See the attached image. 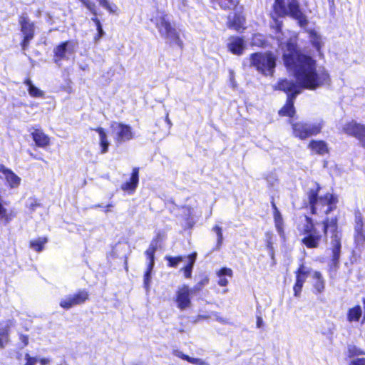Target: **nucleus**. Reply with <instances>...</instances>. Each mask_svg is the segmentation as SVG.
<instances>
[{
	"instance_id": "obj_9",
	"label": "nucleus",
	"mask_w": 365,
	"mask_h": 365,
	"mask_svg": "<svg viewBox=\"0 0 365 365\" xmlns=\"http://www.w3.org/2000/svg\"><path fill=\"white\" fill-rule=\"evenodd\" d=\"M19 24L23 35L20 46L25 51L29 48L31 41L35 36V23L31 21L26 14H21L19 16Z\"/></svg>"
},
{
	"instance_id": "obj_55",
	"label": "nucleus",
	"mask_w": 365,
	"mask_h": 365,
	"mask_svg": "<svg viewBox=\"0 0 365 365\" xmlns=\"http://www.w3.org/2000/svg\"><path fill=\"white\" fill-rule=\"evenodd\" d=\"M40 363L42 364V365H45V364H47L49 363V360L48 359H46V358H42L39 360Z\"/></svg>"
},
{
	"instance_id": "obj_48",
	"label": "nucleus",
	"mask_w": 365,
	"mask_h": 365,
	"mask_svg": "<svg viewBox=\"0 0 365 365\" xmlns=\"http://www.w3.org/2000/svg\"><path fill=\"white\" fill-rule=\"evenodd\" d=\"M190 364L196 365H205L206 363L201 359L192 357L190 359Z\"/></svg>"
},
{
	"instance_id": "obj_59",
	"label": "nucleus",
	"mask_w": 365,
	"mask_h": 365,
	"mask_svg": "<svg viewBox=\"0 0 365 365\" xmlns=\"http://www.w3.org/2000/svg\"><path fill=\"white\" fill-rule=\"evenodd\" d=\"M73 297H81V296H80V294H75V295H74Z\"/></svg>"
},
{
	"instance_id": "obj_25",
	"label": "nucleus",
	"mask_w": 365,
	"mask_h": 365,
	"mask_svg": "<svg viewBox=\"0 0 365 365\" xmlns=\"http://www.w3.org/2000/svg\"><path fill=\"white\" fill-rule=\"evenodd\" d=\"M69 43V41H63L53 48V60L55 63L59 64V63L66 58L67 48Z\"/></svg>"
},
{
	"instance_id": "obj_11",
	"label": "nucleus",
	"mask_w": 365,
	"mask_h": 365,
	"mask_svg": "<svg viewBox=\"0 0 365 365\" xmlns=\"http://www.w3.org/2000/svg\"><path fill=\"white\" fill-rule=\"evenodd\" d=\"M111 128H117L114 135V141L117 145L129 141L134 138V133L132 128L127 124L118 122H113L110 125Z\"/></svg>"
},
{
	"instance_id": "obj_26",
	"label": "nucleus",
	"mask_w": 365,
	"mask_h": 365,
	"mask_svg": "<svg viewBox=\"0 0 365 365\" xmlns=\"http://www.w3.org/2000/svg\"><path fill=\"white\" fill-rule=\"evenodd\" d=\"M197 254L196 252H192L187 256V263L181 268L180 271L182 272L183 276L186 279L192 277V272L194 264L196 262Z\"/></svg>"
},
{
	"instance_id": "obj_37",
	"label": "nucleus",
	"mask_w": 365,
	"mask_h": 365,
	"mask_svg": "<svg viewBox=\"0 0 365 365\" xmlns=\"http://www.w3.org/2000/svg\"><path fill=\"white\" fill-rule=\"evenodd\" d=\"M80 1L92 15H96L97 9L96 4L91 0H78Z\"/></svg>"
},
{
	"instance_id": "obj_27",
	"label": "nucleus",
	"mask_w": 365,
	"mask_h": 365,
	"mask_svg": "<svg viewBox=\"0 0 365 365\" xmlns=\"http://www.w3.org/2000/svg\"><path fill=\"white\" fill-rule=\"evenodd\" d=\"M24 84L27 86L29 94L33 98H42L44 96L43 91L38 89L34 85L30 78H26L24 80Z\"/></svg>"
},
{
	"instance_id": "obj_17",
	"label": "nucleus",
	"mask_w": 365,
	"mask_h": 365,
	"mask_svg": "<svg viewBox=\"0 0 365 365\" xmlns=\"http://www.w3.org/2000/svg\"><path fill=\"white\" fill-rule=\"evenodd\" d=\"M139 172L140 168L138 167H135L132 169L130 179L120 185L123 191L128 192V193H133L135 192L139 183Z\"/></svg>"
},
{
	"instance_id": "obj_23",
	"label": "nucleus",
	"mask_w": 365,
	"mask_h": 365,
	"mask_svg": "<svg viewBox=\"0 0 365 365\" xmlns=\"http://www.w3.org/2000/svg\"><path fill=\"white\" fill-rule=\"evenodd\" d=\"M91 130H94L99 135V146L101 153L104 154L108 152L110 143L108 139V135L106 130L102 127H97L95 128H91Z\"/></svg>"
},
{
	"instance_id": "obj_32",
	"label": "nucleus",
	"mask_w": 365,
	"mask_h": 365,
	"mask_svg": "<svg viewBox=\"0 0 365 365\" xmlns=\"http://www.w3.org/2000/svg\"><path fill=\"white\" fill-rule=\"evenodd\" d=\"M87 298H69L66 300H62L60 305L65 309H68L73 306L83 303Z\"/></svg>"
},
{
	"instance_id": "obj_57",
	"label": "nucleus",
	"mask_w": 365,
	"mask_h": 365,
	"mask_svg": "<svg viewBox=\"0 0 365 365\" xmlns=\"http://www.w3.org/2000/svg\"><path fill=\"white\" fill-rule=\"evenodd\" d=\"M4 167H5L4 165L0 164V172H1V170L4 169Z\"/></svg>"
},
{
	"instance_id": "obj_58",
	"label": "nucleus",
	"mask_w": 365,
	"mask_h": 365,
	"mask_svg": "<svg viewBox=\"0 0 365 365\" xmlns=\"http://www.w3.org/2000/svg\"><path fill=\"white\" fill-rule=\"evenodd\" d=\"M329 3L331 4H334V0H328Z\"/></svg>"
},
{
	"instance_id": "obj_22",
	"label": "nucleus",
	"mask_w": 365,
	"mask_h": 365,
	"mask_svg": "<svg viewBox=\"0 0 365 365\" xmlns=\"http://www.w3.org/2000/svg\"><path fill=\"white\" fill-rule=\"evenodd\" d=\"M10 188H16L21 183V178L11 169L6 166L1 170Z\"/></svg>"
},
{
	"instance_id": "obj_46",
	"label": "nucleus",
	"mask_w": 365,
	"mask_h": 365,
	"mask_svg": "<svg viewBox=\"0 0 365 365\" xmlns=\"http://www.w3.org/2000/svg\"><path fill=\"white\" fill-rule=\"evenodd\" d=\"M19 338L20 341L23 344V347L28 346L29 342V336L27 334H19Z\"/></svg>"
},
{
	"instance_id": "obj_28",
	"label": "nucleus",
	"mask_w": 365,
	"mask_h": 365,
	"mask_svg": "<svg viewBox=\"0 0 365 365\" xmlns=\"http://www.w3.org/2000/svg\"><path fill=\"white\" fill-rule=\"evenodd\" d=\"M48 240L46 237H38L29 241V247L36 252H41L44 250L45 245Z\"/></svg>"
},
{
	"instance_id": "obj_50",
	"label": "nucleus",
	"mask_w": 365,
	"mask_h": 365,
	"mask_svg": "<svg viewBox=\"0 0 365 365\" xmlns=\"http://www.w3.org/2000/svg\"><path fill=\"white\" fill-rule=\"evenodd\" d=\"M178 356L180 359H182L183 360H185V361H187L189 363L190 362V359L192 358L191 356H188V355H187L185 354H183V353H180V354H178Z\"/></svg>"
},
{
	"instance_id": "obj_20",
	"label": "nucleus",
	"mask_w": 365,
	"mask_h": 365,
	"mask_svg": "<svg viewBox=\"0 0 365 365\" xmlns=\"http://www.w3.org/2000/svg\"><path fill=\"white\" fill-rule=\"evenodd\" d=\"M312 289L315 294H322L325 289V280L319 271H314L312 274Z\"/></svg>"
},
{
	"instance_id": "obj_15",
	"label": "nucleus",
	"mask_w": 365,
	"mask_h": 365,
	"mask_svg": "<svg viewBox=\"0 0 365 365\" xmlns=\"http://www.w3.org/2000/svg\"><path fill=\"white\" fill-rule=\"evenodd\" d=\"M228 51L233 55L241 56L245 49V42L242 36H231L227 45Z\"/></svg>"
},
{
	"instance_id": "obj_18",
	"label": "nucleus",
	"mask_w": 365,
	"mask_h": 365,
	"mask_svg": "<svg viewBox=\"0 0 365 365\" xmlns=\"http://www.w3.org/2000/svg\"><path fill=\"white\" fill-rule=\"evenodd\" d=\"M32 130L30 135L37 147L45 148L50 145L51 138L48 135L44 133L43 130L34 128Z\"/></svg>"
},
{
	"instance_id": "obj_21",
	"label": "nucleus",
	"mask_w": 365,
	"mask_h": 365,
	"mask_svg": "<svg viewBox=\"0 0 365 365\" xmlns=\"http://www.w3.org/2000/svg\"><path fill=\"white\" fill-rule=\"evenodd\" d=\"M13 325V321L8 320L4 327H0V349H5L10 342V332Z\"/></svg>"
},
{
	"instance_id": "obj_8",
	"label": "nucleus",
	"mask_w": 365,
	"mask_h": 365,
	"mask_svg": "<svg viewBox=\"0 0 365 365\" xmlns=\"http://www.w3.org/2000/svg\"><path fill=\"white\" fill-rule=\"evenodd\" d=\"M292 133L294 137L305 140L316 136L322 132V123L309 124L304 122H296L292 124Z\"/></svg>"
},
{
	"instance_id": "obj_30",
	"label": "nucleus",
	"mask_w": 365,
	"mask_h": 365,
	"mask_svg": "<svg viewBox=\"0 0 365 365\" xmlns=\"http://www.w3.org/2000/svg\"><path fill=\"white\" fill-rule=\"evenodd\" d=\"M93 16L91 21L94 23L97 30V34L94 36L93 40L95 42H97L105 35V32L103 29L101 21L98 18V12L96 11V14Z\"/></svg>"
},
{
	"instance_id": "obj_33",
	"label": "nucleus",
	"mask_w": 365,
	"mask_h": 365,
	"mask_svg": "<svg viewBox=\"0 0 365 365\" xmlns=\"http://www.w3.org/2000/svg\"><path fill=\"white\" fill-rule=\"evenodd\" d=\"M158 240H153L148 248L145 251V255L150 261H155V253L158 249Z\"/></svg>"
},
{
	"instance_id": "obj_45",
	"label": "nucleus",
	"mask_w": 365,
	"mask_h": 365,
	"mask_svg": "<svg viewBox=\"0 0 365 365\" xmlns=\"http://www.w3.org/2000/svg\"><path fill=\"white\" fill-rule=\"evenodd\" d=\"M25 359L26 361L24 365H36L38 361L36 357L31 356L28 353L25 354Z\"/></svg>"
},
{
	"instance_id": "obj_47",
	"label": "nucleus",
	"mask_w": 365,
	"mask_h": 365,
	"mask_svg": "<svg viewBox=\"0 0 365 365\" xmlns=\"http://www.w3.org/2000/svg\"><path fill=\"white\" fill-rule=\"evenodd\" d=\"M349 365H365V357L353 359L350 361Z\"/></svg>"
},
{
	"instance_id": "obj_52",
	"label": "nucleus",
	"mask_w": 365,
	"mask_h": 365,
	"mask_svg": "<svg viewBox=\"0 0 365 365\" xmlns=\"http://www.w3.org/2000/svg\"><path fill=\"white\" fill-rule=\"evenodd\" d=\"M154 265H155V261H150V262L149 261L145 271H149V272L151 273V272L154 267Z\"/></svg>"
},
{
	"instance_id": "obj_2",
	"label": "nucleus",
	"mask_w": 365,
	"mask_h": 365,
	"mask_svg": "<svg viewBox=\"0 0 365 365\" xmlns=\"http://www.w3.org/2000/svg\"><path fill=\"white\" fill-rule=\"evenodd\" d=\"M292 71L297 81L287 78H279L274 86L287 95V98L296 99L302 89L314 91L319 88L330 86L331 78L325 68L317 69L287 68Z\"/></svg>"
},
{
	"instance_id": "obj_13",
	"label": "nucleus",
	"mask_w": 365,
	"mask_h": 365,
	"mask_svg": "<svg viewBox=\"0 0 365 365\" xmlns=\"http://www.w3.org/2000/svg\"><path fill=\"white\" fill-rule=\"evenodd\" d=\"M245 23L246 16L243 11L240 10L235 11L232 14L228 15L226 25L228 29L240 32L245 29Z\"/></svg>"
},
{
	"instance_id": "obj_12",
	"label": "nucleus",
	"mask_w": 365,
	"mask_h": 365,
	"mask_svg": "<svg viewBox=\"0 0 365 365\" xmlns=\"http://www.w3.org/2000/svg\"><path fill=\"white\" fill-rule=\"evenodd\" d=\"M295 282L293 285V292L294 297H299L302 292V289L307 279L310 274V271L305 266L304 263L302 262L299 264L297 269L294 271Z\"/></svg>"
},
{
	"instance_id": "obj_14",
	"label": "nucleus",
	"mask_w": 365,
	"mask_h": 365,
	"mask_svg": "<svg viewBox=\"0 0 365 365\" xmlns=\"http://www.w3.org/2000/svg\"><path fill=\"white\" fill-rule=\"evenodd\" d=\"M354 240L356 245L365 247L364 217L360 212L355 213Z\"/></svg>"
},
{
	"instance_id": "obj_42",
	"label": "nucleus",
	"mask_w": 365,
	"mask_h": 365,
	"mask_svg": "<svg viewBox=\"0 0 365 365\" xmlns=\"http://www.w3.org/2000/svg\"><path fill=\"white\" fill-rule=\"evenodd\" d=\"M190 294V289L189 287L183 284L178 289L176 297H189Z\"/></svg>"
},
{
	"instance_id": "obj_24",
	"label": "nucleus",
	"mask_w": 365,
	"mask_h": 365,
	"mask_svg": "<svg viewBox=\"0 0 365 365\" xmlns=\"http://www.w3.org/2000/svg\"><path fill=\"white\" fill-rule=\"evenodd\" d=\"M294 101L295 99L286 98L284 106L278 111V115L281 117L293 118L296 114Z\"/></svg>"
},
{
	"instance_id": "obj_39",
	"label": "nucleus",
	"mask_w": 365,
	"mask_h": 365,
	"mask_svg": "<svg viewBox=\"0 0 365 365\" xmlns=\"http://www.w3.org/2000/svg\"><path fill=\"white\" fill-rule=\"evenodd\" d=\"M347 351L348 357L349 358L362 355L364 354L363 351L361 349L356 347L354 345H349L347 348Z\"/></svg>"
},
{
	"instance_id": "obj_41",
	"label": "nucleus",
	"mask_w": 365,
	"mask_h": 365,
	"mask_svg": "<svg viewBox=\"0 0 365 365\" xmlns=\"http://www.w3.org/2000/svg\"><path fill=\"white\" fill-rule=\"evenodd\" d=\"M190 298H176L178 307L184 309L190 305Z\"/></svg>"
},
{
	"instance_id": "obj_61",
	"label": "nucleus",
	"mask_w": 365,
	"mask_h": 365,
	"mask_svg": "<svg viewBox=\"0 0 365 365\" xmlns=\"http://www.w3.org/2000/svg\"><path fill=\"white\" fill-rule=\"evenodd\" d=\"M227 1H230V2H232L233 0H227Z\"/></svg>"
},
{
	"instance_id": "obj_38",
	"label": "nucleus",
	"mask_w": 365,
	"mask_h": 365,
	"mask_svg": "<svg viewBox=\"0 0 365 365\" xmlns=\"http://www.w3.org/2000/svg\"><path fill=\"white\" fill-rule=\"evenodd\" d=\"M264 235L266 247L271 252L272 254H273V233L270 231H267L265 232Z\"/></svg>"
},
{
	"instance_id": "obj_35",
	"label": "nucleus",
	"mask_w": 365,
	"mask_h": 365,
	"mask_svg": "<svg viewBox=\"0 0 365 365\" xmlns=\"http://www.w3.org/2000/svg\"><path fill=\"white\" fill-rule=\"evenodd\" d=\"M100 6L106 9L110 14H115L118 10V6L115 4L110 3L108 0H96Z\"/></svg>"
},
{
	"instance_id": "obj_5",
	"label": "nucleus",
	"mask_w": 365,
	"mask_h": 365,
	"mask_svg": "<svg viewBox=\"0 0 365 365\" xmlns=\"http://www.w3.org/2000/svg\"><path fill=\"white\" fill-rule=\"evenodd\" d=\"M286 47L289 52L282 56L286 68L317 69V61L298 49L296 43L288 41Z\"/></svg>"
},
{
	"instance_id": "obj_44",
	"label": "nucleus",
	"mask_w": 365,
	"mask_h": 365,
	"mask_svg": "<svg viewBox=\"0 0 365 365\" xmlns=\"http://www.w3.org/2000/svg\"><path fill=\"white\" fill-rule=\"evenodd\" d=\"M151 281V273L149 271H145L143 274V284L145 288L148 290L150 287V284Z\"/></svg>"
},
{
	"instance_id": "obj_29",
	"label": "nucleus",
	"mask_w": 365,
	"mask_h": 365,
	"mask_svg": "<svg viewBox=\"0 0 365 365\" xmlns=\"http://www.w3.org/2000/svg\"><path fill=\"white\" fill-rule=\"evenodd\" d=\"M362 314V310L359 305L350 308L347 312V320L349 322H359Z\"/></svg>"
},
{
	"instance_id": "obj_31",
	"label": "nucleus",
	"mask_w": 365,
	"mask_h": 365,
	"mask_svg": "<svg viewBox=\"0 0 365 365\" xmlns=\"http://www.w3.org/2000/svg\"><path fill=\"white\" fill-rule=\"evenodd\" d=\"M309 34L312 46L316 48V50L318 52H320L323 43L321 41L319 35H318V34L314 30L312 29L309 31Z\"/></svg>"
},
{
	"instance_id": "obj_34",
	"label": "nucleus",
	"mask_w": 365,
	"mask_h": 365,
	"mask_svg": "<svg viewBox=\"0 0 365 365\" xmlns=\"http://www.w3.org/2000/svg\"><path fill=\"white\" fill-rule=\"evenodd\" d=\"M165 259L167 262V266L169 267H177L180 262L184 259V257L181 255L178 256H170L167 255L165 257Z\"/></svg>"
},
{
	"instance_id": "obj_36",
	"label": "nucleus",
	"mask_w": 365,
	"mask_h": 365,
	"mask_svg": "<svg viewBox=\"0 0 365 365\" xmlns=\"http://www.w3.org/2000/svg\"><path fill=\"white\" fill-rule=\"evenodd\" d=\"M252 40L254 45L260 48H265L268 45L267 41L260 34H255L252 37Z\"/></svg>"
},
{
	"instance_id": "obj_19",
	"label": "nucleus",
	"mask_w": 365,
	"mask_h": 365,
	"mask_svg": "<svg viewBox=\"0 0 365 365\" xmlns=\"http://www.w3.org/2000/svg\"><path fill=\"white\" fill-rule=\"evenodd\" d=\"M271 205L273 210V218L276 230L281 237H284V229L283 217L274 200H272Z\"/></svg>"
},
{
	"instance_id": "obj_54",
	"label": "nucleus",
	"mask_w": 365,
	"mask_h": 365,
	"mask_svg": "<svg viewBox=\"0 0 365 365\" xmlns=\"http://www.w3.org/2000/svg\"><path fill=\"white\" fill-rule=\"evenodd\" d=\"M209 282V279L207 277L204 278L202 279L198 284H200V287H196V289H200V287L204 286L205 284H207Z\"/></svg>"
},
{
	"instance_id": "obj_43",
	"label": "nucleus",
	"mask_w": 365,
	"mask_h": 365,
	"mask_svg": "<svg viewBox=\"0 0 365 365\" xmlns=\"http://www.w3.org/2000/svg\"><path fill=\"white\" fill-rule=\"evenodd\" d=\"M217 274L218 277L227 276V277H232V274H233V272H232V269L224 267L220 268L217 271Z\"/></svg>"
},
{
	"instance_id": "obj_53",
	"label": "nucleus",
	"mask_w": 365,
	"mask_h": 365,
	"mask_svg": "<svg viewBox=\"0 0 365 365\" xmlns=\"http://www.w3.org/2000/svg\"><path fill=\"white\" fill-rule=\"evenodd\" d=\"M39 205H40L39 203H38L36 201H34V202H32V203H31L29 205V208L30 210L34 211Z\"/></svg>"
},
{
	"instance_id": "obj_60",
	"label": "nucleus",
	"mask_w": 365,
	"mask_h": 365,
	"mask_svg": "<svg viewBox=\"0 0 365 365\" xmlns=\"http://www.w3.org/2000/svg\"><path fill=\"white\" fill-rule=\"evenodd\" d=\"M31 155L32 156L33 158L37 159V158L34 156L32 154Z\"/></svg>"
},
{
	"instance_id": "obj_56",
	"label": "nucleus",
	"mask_w": 365,
	"mask_h": 365,
	"mask_svg": "<svg viewBox=\"0 0 365 365\" xmlns=\"http://www.w3.org/2000/svg\"><path fill=\"white\" fill-rule=\"evenodd\" d=\"M262 324V320L261 317H257V327H260Z\"/></svg>"
},
{
	"instance_id": "obj_51",
	"label": "nucleus",
	"mask_w": 365,
	"mask_h": 365,
	"mask_svg": "<svg viewBox=\"0 0 365 365\" xmlns=\"http://www.w3.org/2000/svg\"><path fill=\"white\" fill-rule=\"evenodd\" d=\"M178 356L180 359H182L183 360H185V361H187L189 363L190 362V359L192 358L191 356H188V355H187L185 354H183V353H180V354H178Z\"/></svg>"
},
{
	"instance_id": "obj_40",
	"label": "nucleus",
	"mask_w": 365,
	"mask_h": 365,
	"mask_svg": "<svg viewBox=\"0 0 365 365\" xmlns=\"http://www.w3.org/2000/svg\"><path fill=\"white\" fill-rule=\"evenodd\" d=\"M212 230L217 236V245L218 247H220L223 241L222 230L218 225H215Z\"/></svg>"
},
{
	"instance_id": "obj_16",
	"label": "nucleus",
	"mask_w": 365,
	"mask_h": 365,
	"mask_svg": "<svg viewBox=\"0 0 365 365\" xmlns=\"http://www.w3.org/2000/svg\"><path fill=\"white\" fill-rule=\"evenodd\" d=\"M307 148L312 155L324 156L329 154L328 143L324 140L312 139L309 142Z\"/></svg>"
},
{
	"instance_id": "obj_7",
	"label": "nucleus",
	"mask_w": 365,
	"mask_h": 365,
	"mask_svg": "<svg viewBox=\"0 0 365 365\" xmlns=\"http://www.w3.org/2000/svg\"><path fill=\"white\" fill-rule=\"evenodd\" d=\"M155 24L160 36L170 41V43H175L181 49L183 48V42L177 29L173 26L169 20L168 15L161 13L150 19Z\"/></svg>"
},
{
	"instance_id": "obj_10",
	"label": "nucleus",
	"mask_w": 365,
	"mask_h": 365,
	"mask_svg": "<svg viewBox=\"0 0 365 365\" xmlns=\"http://www.w3.org/2000/svg\"><path fill=\"white\" fill-rule=\"evenodd\" d=\"M342 131L347 135L357 139L361 146L365 148V124L351 120L343 125Z\"/></svg>"
},
{
	"instance_id": "obj_6",
	"label": "nucleus",
	"mask_w": 365,
	"mask_h": 365,
	"mask_svg": "<svg viewBox=\"0 0 365 365\" xmlns=\"http://www.w3.org/2000/svg\"><path fill=\"white\" fill-rule=\"evenodd\" d=\"M250 66L259 73L265 76H272L277 66V57L270 51H257L249 56Z\"/></svg>"
},
{
	"instance_id": "obj_1",
	"label": "nucleus",
	"mask_w": 365,
	"mask_h": 365,
	"mask_svg": "<svg viewBox=\"0 0 365 365\" xmlns=\"http://www.w3.org/2000/svg\"><path fill=\"white\" fill-rule=\"evenodd\" d=\"M304 224L297 225L299 234L302 236L301 244L308 250H317L324 242L327 241V235L329 230L331 235V262L329 270H337L339 267V259L341 250V233L339 229V217H326L322 221V231L317 230L312 217L303 215Z\"/></svg>"
},
{
	"instance_id": "obj_4",
	"label": "nucleus",
	"mask_w": 365,
	"mask_h": 365,
	"mask_svg": "<svg viewBox=\"0 0 365 365\" xmlns=\"http://www.w3.org/2000/svg\"><path fill=\"white\" fill-rule=\"evenodd\" d=\"M321 185L314 182V187L306 192L302 208L309 210L312 215H317L323 212L328 215L337 208L339 196L333 192H327L320 195Z\"/></svg>"
},
{
	"instance_id": "obj_49",
	"label": "nucleus",
	"mask_w": 365,
	"mask_h": 365,
	"mask_svg": "<svg viewBox=\"0 0 365 365\" xmlns=\"http://www.w3.org/2000/svg\"><path fill=\"white\" fill-rule=\"evenodd\" d=\"M218 284L221 287H225L227 284L228 281L225 277H218Z\"/></svg>"
},
{
	"instance_id": "obj_3",
	"label": "nucleus",
	"mask_w": 365,
	"mask_h": 365,
	"mask_svg": "<svg viewBox=\"0 0 365 365\" xmlns=\"http://www.w3.org/2000/svg\"><path fill=\"white\" fill-rule=\"evenodd\" d=\"M269 16L272 19L270 28L276 34L282 32L283 21L281 19L287 16L297 20L301 27H304L308 24L299 0H291L288 3H286L285 0H274Z\"/></svg>"
}]
</instances>
